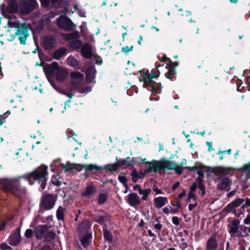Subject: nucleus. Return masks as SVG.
Here are the masks:
<instances>
[{
    "mask_svg": "<svg viewBox=\"0 0 250 250\" xmlns=\"http://www.w3.org/2000/svg\"><path fill=\"white\" fill-rule=\"evenodd\" d=\"M51 183L54 185H55V186H61L62 185V182L61 181H59V180L58 179H53L52 178L51 179Z\"/></svg>",
    "mask_w": 250,
    "mask_h": 250,
    "instance_id": "obj_57",
    "label": "nucleus"
},
{
    "mask_svg": "<svg viewBox=\"0 0 250 250\" xmlns=\"http://www.w3.org/2000/svg\"><path fill=\"white\" fill-rule=\"evenodd\" d=\"M168 71L165 74V77L169 80H172L177 74L176 70L175 68H167Z\"/></svg>",
    "mask_w": 250,
    "mask_h": 250,
    "instance_id": "obj_28",
    "label": "nucleus"
},
{
    "mask_svg": "<svg viewBox=\"0 0 250 250\" xmlns=\"http://www.w3.org/2000/svg\"><path fill=\"white\" fill-rule=\"evenodd\" d=\"M8 25L10 27H15L17 29L15 35H19V40L20 43L22 45L26 44L27 38L29 36L28 28L25 23H19L18 22L8 21Z\"/></svg>",
    "mask_w": 250,
    "mask_h": 250,
    "instance_id": "obj_5",
    "label": "nucleus"
},
{
    "mask_svg": "<svg viewBox=\"0 0 250 250\" xmlns=\"http://www.w3.org/2000/svg\"><path fill=\"white\" fill-rule=\"evenodd\" d=\"M164 65H157L155 64V67L157 68L156 70H155L154 69H152L151 73H150V77L151 80H153L154 78H158L159 77L160 74V72L158 69L160 67H163Z\"/></svg>",
    "mask_w": 250,
    "mask_h": 250,
    "instance_id": "obj_31",
    "label": "nucleus"
},
{
    "mask_svg": "<svg viewBox=\"0 0 250 250\" xmlns=\"http://www.w3.org/2000/svg\"><path fill=\"white\" fill-rule=\"evenodd\" d=\"M197 174L198 175V177H204V173L203 171L201 170V168H199L196 171Z\"/></svg>",
    "mask_w": 250,
    "mask_h": 250,
    "instance_id": "obj_63",
    "label": "nucleus"
},
{
    "mask_svg": "<svg viewBox=\"0 0 250 250\" xmlns=\"http://www.w3.org/2000/svg\"><path fill=\"white\" fill-rule=\"evenodd\" d=\"M107 194L105 193H100L99 195L98 203H104L106 201Z\"/></svg>",
    "mask_w": 250,
    "mask_h": 250,
    "instance_id": "obj_37",
    "label": "nucleus"
},
{
    "mask_svg": "<svg viewBox=\"0 0 250 250\" xmlns=\"http://www.w3.org/2000/svg\"><path fill=\"white\" fill-rule=\"evenodd\" d=\"M162 163L163 164H162L163 169L174 170L176 173L178 175H181L183 172V167H180V165L177 164L174 162L165 160L162 162Z\"/></svg>",
    "mask_w": 250,
    "mask_h": 250,
    "instance_id": "obj_11",
    "label": "nucleus"
},
{
    "mask_svg": "<svg viewBox=\"0 0 250 250\" xmlns=\"http://www.w3.org/2000/svg\"><path fill=\"white\" fill-rule=\"evenodd\" d=\"M206 145L208 146V151L209 152H210L213 150V148L212 147V144L211 142H207Z\"/></svg>",
    "mask_w": 250,
    "mask_h": 250,
    "instance_id": "obj_62",
    "label": "nucleus"
},
{
    "mask_svg": "<svg viewBox=\"0 0 250 250\" xmlns=\"http://www.w3.org/2000/svg\"><path fill=\"white\" fill-rule=\"evenodd\" d=\"M183 169H186L188 170V171L191 172V171H196L197 169L199 168L196 166H194L192 167H183Z\"/></svg>",
    "mask_w": 250,
    "mask_h": 250,
    "instance_id": "obj_49",
    "label": "nucleus"
},
{
    "mask_svg": "<svg viewBox=\"0 0 250 250\" xmlns=\"http://www.w3.org/2000/svg\"><path fill=\"white\" fill-rule=\"evenodd\" d=\"M168 63L167 64L166 66L165 67L167 68H172L173 67V62L171 61L170 59L167 61Z\"/></svg>",
    "mask_w": 250,
    "mask_h": 250,
    "instance_id": "obj_64",
    "label": "nucleus"
},
{
    "mask_svg": "<svg viewBox=\"0 0 250 250\" xmlns=\"http://www.w3.org/2000/svg\"><path fill=\"white\" fill-rule=\"evenodd\" d=\"M2 14L5 16L7 14H16L19 11L18 4L16 0H10L7 6L3 5L1 6Z\"/></svg>",
    "mask_w": 250,
    "mask_h": 250,
    "instance_id": "obj_10",
    "label": "nucleus"
},
{
    "mask_svg": "<svg viewBox=\"0 0 250 250\" xmlns=\"http://www.w3.org/2000/svg\"><path fill=\"white\" fill-rule=\"evenodd\" d=\"M67 77L66 71L62 68H60L56 74V79L58 81L62 82L64 81Z\"/></svg>",
    "mask_w": 250,
    "mask_h": 250,
    "instance_id": "obj_20",
    "label": "nucleus"
},
{
    "mask_svg": "<svg viewBox=\"0 0 250 250\" xmlns=\"http://www.w3.org/2000/svg\"><path fill=\"white\" fill-rule=\"evenodd\" d=\"M61 166H62V168L65 172L70 171V170L73 169L74 167V164H71L68 162H67L66 165L61 164Z\"/></svg>",
    "mask_w": 250,
    "mask_h": 250,
    "instance_id": "obj_35",
    "label": "nucleus"
},
{
    "mask_svg": "<svg viewBox=\"0 0 250 250\" xmlns=\"http://www.w3.org/2000/svg\"><path fill=\"white\" fill-rule=\"evenodd\" d=\"M84 169L86 171L91 172L95 174L98 171L102 170V166H98L96 164L85 165Z\"/></svg>",
    "mask_w": 250,
    "mask_h": 250,
    "instance_id": "obj_22",
    "label": "nucleus"
},
{
    "mask_svg": "<svg viewBox=\"0 0 250 250\" xmlns=\"http://www.w3.org/2000/svg\"><path fill=\"white\" fill-rule=\"evenodd\" d=\"M97 70L95 66L92 65L88 68L85 72V78L87 82L91 83L95 78Z\"/></svg>",
    "mask_w": 250,
    "mask_h": 250,
    "instance_id": "obj_15",
    "label": "nucleus"
},
{
    "mask_svg": "<svg viewBox=\"0 0 250 250\" xmlns=\"http://www.w3.org/2000/svg\"><path fill=\"white\" fill-rule=\"evenodd\" d=\"M0 248L2 250H6L7 249H11V247L9 246L6 243H3L0 245Z\"/></svg>",
    "mask_w": 250,
    "mask_h": 250,
    "instance_id": "obj_58",
    "label": "nucleus"
},
{
    "mask_svg": "<svg viewBox=\"0 0 250 250\" xmlns=\"http://www.w3.org/2000/svg\"><path fill=\"white\" fill-rule=\"evenodd\" d=\"M133 47V45H131L130 47L127 46L123 47L121 49V52L125 54H127L129 52L132 51Z\"/></svg>",
    "mask_w": 250,
    "mask_h": 250,
    "instance_id": "obj_42",
    "label": "nucleus"
},
{
    "mask_svg": "<svg viewBox=\"0 0 250 250\" xmlns=\"http://www.w3.org/2000/svg\"><path fill=\"white\" fill-rule=\"evenodd\" d=\"M74 9L78 11V13L80 17H86V12L84 10L79 9L77 5L74 6Z\"/></svg>",
    "mask_w": 250,
    "mask_h": 250,
    "instance_id": "obj_43",
    "label": "nucleus"
},
{
    "mask_svg": "<svg viewBox=\"0 0 250 250\" xmlns=\"http://www.w3.org/2000/svg\"><path fill=\"white\" fill-rule=\"evenodd\" d=\"M50 66L51 67L52 69L54 72L55 71H58L60 69L58 62H53L51 65H50Z\"/></svg>",
    "mask_w": 250,
    "mask_h": 250,
    "instance_id": "obj_47",
    "label": "nucleus"
},
{
    "mask_svg": "<svg viewBox=\"0 0 250 250\" xmlns=\"http://www.w3.org/2000/svg\"><path fill=\"white\" fill-rule=\"evenodd\" d=\"M230 181L228 177L223 178L217 184V188L219 190L226 189L229 185Z\"/></svg>",
    "mask_w": 250,
    "mask_h": 250,
    "instance_id": "obj_24",
    "label": "nucleus"
},
{
    "mask_svg": "<svg viewBox=\"0 0 250 250\" xmlns=\"http://www.w3.org/2000/svg\"><path fill=\"white\" fill-rule=\"evenodd\" d=\"M143 73V76L139 77V81L143 82V87L152 92L153 94H160L162 92V84L160 82L157 83L151 80L150 73L148 70H142L139 71Z\"/></svg>",
    "mask_w": 250,
    "mask_h": 250,
    "instance_id": "obj_3",
    "label": "nucleus"
},
{
    "mask_svg": "<svg viewBox=\"0 0 250 250\" xmlns=\"http://www.w3.org/2000/svg\"><path fill=\"white\" fill-rule=\"evenodd\" d=\"M64 210L62 207H59L57 211V217L59 220H63L64 219Z\"/></svg>",
    "mask_w": 250,
    "mask_h": 250,
    "instance_id": "obj_33",
    "label": "nucleus"
},
{
    "mask_svg": "<svg viewBox=\"0 0 250 250\" xmlns=\"http://www.w3.org/2000/svg\"><path fill=\"white\" fill-rule=\"evenodd\" d=\"M57 197L50 193L43 194L40 203H55Z\"/></svg>",
    "mask_w": 250,
    "mask_h": 250,
    "instance_id": "obj_17",
    "label": "nucleus"
},
{
    "mask_svg": "<svg viewBox=\"0 0 250 250\" xmlns=\"http://www.w3.org/2000/svg\"><path fill=\"white\" fill-rule=\"evenodd\" d=\"M91 237L90 233H87L86 234L82 236L80 241L81 244L84 248H86L89 244V240Z\"/></svg>",
    "mask_w": 250,
    "mask_h": 250,
    "instance_id": "obj_27",
    "label": "nucleus"
},
{
    "mask_svg": "<svg viewBox=\"0 0 250 250\" xmlns=\"http://www.w3.org/2000/svg\"><path fill=\"white\" fill-rule=\"evenodd\" d=\"M151 191V190L150 188L146 189H142L141 188L139 189V193L140 195H143V197L142 198V200H146V197L150 193Z\"/></svg>",
    "mask_w": 250,
    "mask_h": 250,
    "instance_id": "obj_32",
    "label": "nucleus"
},
{
    "mask_svg": "<svg viewBox=\"0 0 250 250\" xmlns=\"http://www.w3.org/2000/svg\"><path fill=\"white\" fill-rule=\"evenodd\" d=\"M172 223L175 225L178 226L180 224V220L179 218L176 216H174L172 218Z\"/></svg>",
    "mask_w": 250,
    "mask_h": 250,
    "instance_id": "obj_59",
    "label": "nucleus"
},
{
    "mask_svg": "<svg viewBox=\"0 0 250 250\" xmlns=\"http://www.w3.org/2000/svg\"><path fill=\"white\" fill-rule=\"evenodd\" d=\"M240 223L239 220L235 219L233 220L231 225L229 226V232L230 233H233V234H235L237 232L238 229V225Z\"/></svg>",
    "mask_w": 250,
    "mask_h": 250,
    "instance_id": "obj_26",
    "label": "nucleus"
},
{
    "mask_svg": "<svg viewBox=\"0 0 250 250\" xmlns=\"http://www.w3.org/2000/svg\"><path fill=\"white\" fill-rule=\"evenodd\" d=\"M36 237L38 240L43 239V242H50L54 239L56 233L52 230H49L48 227L44 225H39L34 229Z\"/></svg>",
    "mask_w": 250,
    "mask_h": 250,
    "instance_id": "obj_4",
    "label": "nucleus"
},
{
    "mask_svg": "<svg viewBox=\"0 0 250 250\" xmlns=\"http://www.w3.org/2000/svg\"><path fill=\"white\" fill-rule=\"evenodd\" d=\"M66 51L67 50L65 47H62L56 50L53 53L52 57L54 59L59 60L66 54Z\"/></svg>",
    "mask_w": 250,
    "mask_h": 250,
    "instance_id": "obj_19",
    "label": "nucleus"
},
{
    "mask_svg": "<svg viewBox=\"0 0 250 250\" xmlns=\"http://www.w3.org/2000/svg\"><path fill=\"white\" fill-rule=\"evenodd\" d=\"M48 167L44 165L34 169L31 172H28L22 175L24 181L28 182L29 185L32 186L35 182L40 185L42 190L45 189L46 182L48 180Z\"/></svg>",
    "mask_w": 250,
    "mask_h": 250,
    "instance_id": "obj_2",
    "label": "nucleus"
},
{
    "mask_svg": "<svg viewBox=\"0 0 250 250\" xmlns=\"http://www.w3.org/2000/svg\"><path fill=\"white\" fill-rule=\"evenodd\" d=\"M67 64L75 69H80L82 67L81 62L70 55L67 58Z\"/></svg>",
    "mask_w": 250,
    "mask_h": 250,
    "instance_id": "obj_16",
    "label": "nucleus"
},
{
    "mask_svg": "<svg viewBox=\"0 0 250 250\" xmlns=\"http://www.w3.org/2000/svg\"><path fill=\"white\" fill-rule=\"evenodd\" d=\"M20 12L23 15L30 14L38 7L36 0H21L20 2Z\"/></svg>",
    "mask_w": 250,
    "mask_h": 250,
    "instance_id": "obj_7",
    "label": "nucleus"
},
{
    "mask_svg": "<svg viewBox=\"0 0 250 250\" xmlns=\"http://www.w3.org/2000/svg\"><path fill=\"white\" fill-rule=\"evenodd\" d=\"M56 43V39L52 35H45L42 38L41 45L44 50L52 49Z\"/></svg>",
    "mask_w": 250,
    "mask_h": 250,
    "instance_id": "obj_9",
    "label": "nucleus"
},
{
    "mask_svg": "<svg viewBox=\"0 0 250 250\" xmlns=\"http://www.w3.org/2000/svg\"><path fill=\"white\" fill-rule=\"evenodd\" d=\"M240 204H228L227 207V210L228 211H231L232 209L235 207H237L239 206Z\"/></svg>",
    "mask_w": 250,
    "mask_h": 250,
    "instance_id": "obj_52",
    "label": "nucleus"
},
{
    "mask_svg": "<svg viewBox=\"0 0 250 250\" xmlns=\"http://www.w3.org/2000/svg\"><path fill=\"white\" fill-rule=\"evenodd\" d=\"M218 247L216 240L214 237L209 238L207 243V250H215Z\"/></svg>",
    "mask_w": 250,
    "mask_h": 250,
    "instance_id": "obj_21",
    "label": "nucleus"
},
{
    "mask_svg": "<svg viewBox=\"0 0 250 250\" xmlns=\"http://www.w3.org/2000/svg\"><path fill=\"white\" fill-rule=\"evenodd\" d=\"M58 26L66 31H71L76 27L72 20L66 16H61L56 20Z\"/></svg>",
    "mask_w": 250,
    "mask_h": 250,
    "instance_id": "obj_8",
    "label": "nucleus"
},
{
    "mask_svg": "<svg viewBox=\"0 0 250 250\" xmlns=\"http://www.w3.org/2000/svg\"><path fill=\"white\" fill-rule=\"evenodd\" d=\"M118 180L126 188H128L127 181L126 177L124 176H119Z\"/></svg>",
    "mask_w": 250,
    "mask_h": 250,
    "instance_id": "obj_41",
    "label": "nucleus"
},
{
    "mask_svg": "<svg viewBox=\"0 0 250 250\" xmlns=\"http://www.w3.org/2000/svg\"><path fill=\"white\" fill-rule=\"evenodd\" d=\"M61 37L62 39L68 41H70L69 42V46L70 48L77 50L82 48L83 44L82 42L79 40L81 37L80 32L76 30L73 32L69 33H62Z\"/></svg>",
    "mask_w": 250,
    "mask_h": 250,
    "instance_id": "obj_6",
    "label": "nucleus"
},
{
    "mask_svg": "<svg viewBox=\"0 0 250 250\" xmlns=\"http://www.w3.org/2000/svg\"><path fill=\"white\" fill-rule=\"evenodd\" d=\"M154 203H167L168 202L167 197H158L154 199Z\"/></svg>",
    "mask_w": 250,
    "mask_h": 250,
    "instance_id": "obj_40",
    "label": "nucleus"
},
{
    "mask_svg": "<svg viewBox=\"0 0 250 250\" xmlns=\"http://www.w3.org/2000/svg\"><path fill=\"white\" fill-rule=\"evenodd\" d=\"M95 60L96 63L97 64H99L100 65L103 64V60H102L100 56H97L96 57Z\"/></svg>",
    "mask_w": 250,
    "mask_h": 250,
    "instance_id": "obj_61",
    "label": "nucleus"
},
{
    "mask_svg": "<svg viewBox=\"0 0 250 250\" xmlns=\"http://www.w3.org/2000/svg\"><path fill=\"white\" fill-rule=\"evenodd\" d=\"M21 242L20 230L19 228H17L16 231L12 234L9 240V243L13 246H16Z\"/></svg>",
    "mask_w": 250,
    "mask_h": 250,
    "instance_id": "obj_14",
    "label": "nucleus"
},
{
    "mask_svg": "<svg viewBox=\"0 0 250 250\" xmlns=\"http://www.w3.org/2000/svg\"><path fill=\"white\" fill-rule=\"evenodd\" d=\"M109 219H110V216H109V215L101 216L97 217L96 219V221L100 224H103L105 220L109 221Z\"/></svg>",
    "mask_w": 250,
    "mask_h": 250,
    "instance_id": "obj_38",
    "label": "nucleus"
},
{
    "mask_svg": "<svg viewBox=\"0 0 250 250\" xmlns=\"http://www.w3.org/2000/svg\"><path fill=\"white\" fill-rule=\"evenodd\" d=\"M130 158L129 157H128L126 158V159L125 160H121L118 161L116 163V164L117 166V167L118 168L120 166H131L133 167V165L138 164L140 163V162H137L135 161L133 159H132L131 161H127L128 159H129Z\"/></svg>",
    "mask_w": 250,
    "mask_h": 250,
    "instance_id": "obj_18",
    "label": "nucleus"
},
{
    "mask_svg": "<svg viewBox=\"0 0 250 250\" xmlns=\"http://www.w3.org/2000/svg\"><path fill=\"white\" fill-rule=\"evenodd\" d=\"M96 191V188L94 186L89 185L82 193V195L85 197H88L92 196L94 193H95Z\"/></svg>",
    "mask_w": 250,
    "mask_h": 250,
    "instance_id": "obj_23",
    "label": "nucleus"
},
{
    "mask_svg": "<svg viewBox=\"0 0 250 250\" xmlns=\"http://www.w3.org/2000/svg\"><path fill=\"white\" fill-rule=\"evenodd\" d=\"M145 164L148 167L147 169H145L146 173H158L163 169L162 166V164H163L161 161L153 160L151 162H145Z\"/></svg>",
    "mask_w": 250,
    "mask_h": 250,
    "instance_id": "obj_12",
    "label": "nucleus"
},
{
    "mask_svg": "<svg viewBox=\"0 0 250 250\" xmlns=\"http://www.w3.org/2000/svg\"><path fill=\"white\" fill-rule=\"evenodd\" d=\"M241 229H242V230L243 229V231L242 233H240V235H239V236L244 237V236H247L248 235L247 233V228L246 227L243 228V227L241 226Z\"/></svg>",
    "mask_w": 250,
    "mask_h": 250,
    "instance_id": "obj_56",
    "label": "nucleus"
},
{
    "mask_svg": "<svg viewBox=\"0 0 250 250\" xmlns=\"http://www.w3.org/2000/svg\"><path fill=\"white\" fill-rule=\"evenodd\" d=\"M103 169H105L110 172H115L117 171L118 167L116 163H114L102 166V170Z\"/></svg>",
    "mask_w": 250,
    "mask_h": 250,
    "instance_id": "obj_30",
    "label": "nucleus"
},
{
    "mask_svg": "<svg viewBox=\"0 0 250 250\" xmlns=\"http://www.w3.org/2000/svg\"><path fill=\"white\" fill-rule=\"evenodd\" d=\"M198 185L199 189L202 191V195H204L206 193L205 187L203 183L199 184Z\"/></svg>",
    "mask_w": 250,
    "mask_h": 250,
    "instance_id": "obj_54",
    "label": "nucleus"
},
{
    "mask_svg": "<svg viewBox=\"0 0 250 250\" xmlns=\"http://www.w3.org/2000/svg\"><path fill=\"white\" fill-rule=\"evenodd\" d=\"M41 6L43 8H47L49 7L51 0H39Z\"/></svg>",
    "mask_w": 250,
    "mask_h": 250,
    "instance_id": "obj_44",
    "label": "nucleus"
},
{
    "mask_svg": "<svg viewBox=\"0 0 250 250\" xmlns=\"http://www.w3.org/2000/svg\"><path fill=\"white\" fill-rule=\"evenodd\" d=\"M128 203H141L140 197L135 193L128 195Z\"/></svg>",
    "mask_w": 250,
    "mask_h": 250,
    "instance_id": "obj_29",
    "label": "nucleus"
},
{
    "mask_svg": "<svg viewBox=\"0 0 250 250\" xmlns=\"http://www.w3.org/2000/svg\"><path fill=\"white\" fill-rule=\"evenodd\" d=\"M44 72L46 74L49 75H53L55 72L52 69L51 67L50 66L49 64H48L44 68Z\"/></svg>",
    "mask_w": 250,
    "mask_h": 250,
    "instance_id": "obj_45",
    "label": "nucleus"
},
{
    "mask_svg": "<svg viewBox=\"0 0 250 250\" xmlns=\"http://www.w3.org/2000/svg\"><path fill=\"white\" fill-rule=\"evenodd\" d=\"M33 233V231L31 229H27L25 232V236L27 238H30Z\"/></svg>",
    "mask_w": 250,
    "mask_h": 250,
    "instance_id": "obj_50",
    "label": "nucleus"
},
{
    "mask_svg": "<svg viewBox=\"0 0 250 250\" xmlns=\"http://www.w3.org/2000/svg\"><path fill=\"white\" fill-rule=\"evenodd\" d=\"M23 180L24 181V178L22 175L13 178L10 181L3 184V189L6 192L11 193L18 198L21 201V203H30V201L27 196V189L22 185Z\"/></svg>",
    "mask_w": 250,
    "mask_h": 250,
    "instance_id": "obj_1",
    "label": "nucleus"
},
{
    "mask_svg": "<svg viewBox=\"0 0 250 250\" xmlns=\"http://www.w3.org/2000/svg\"><path fill=\"white\" fill-rule=\"evenodd\" d=\"M239 170L245 172H250V161L244 164L239 169Z\"/></svg>",
    "mask_w": 250,
    "mask_h": 250,
    "instance_id": "obj_39",
    "label": "nucleus"
},
{
    "mask_svg": "<svg viewBox=\"0 0 250 250\" xmlns=\"http://www.w3.org/2000/svg\"><path fill=\"white\" fill-rule=\"evenodd\" d=\"M90 223L87 220H84L78 227V230L80 232H87L90 228Z\"/></svg>",
    "mask_w": 250,
    "mask_h": 250,
    "instance_id": "obj_25",
    "label": "nucleus"
},
{
    "mask_svg": "<svg viewBox=\"0 0 250 250\" xmlns=\"http://www.w3.org/2000/svg\"><path fill=\"white\" fill-rule=\"evenodd\" d=\"M103 231L104 239L109 241H112L113 239V236L110 232L105 228H104Z\"/></svg>",
    "mask_w": 250,
    "mask_h": 250,
    "instance_id": "obj_36",
    "label": "nucleus"
},
{
    "mask_svg": "<svg viewBox=\"0 0 250 250\" xmlns=\"http://www.w3.org/2000/svg\"><path fill=\"white\" fill-rule=\"evenodd\" d=\"M53 205L54 204H41V209L42 210L45 209L46 210H49L53 207Z\"/></svg>",
    "mask_w": 250,
    "mask_h": 250,
    "instance_id": "obj_46",
    "label": "nucleus"
},
{
    "mask_svg": "<svg viewBox=\"0 0 250 250\" xmlns=\"http://www.w3.org/2000/svg\"><path fill=\"white\" fill-rule=\"evenodd\" d=\"M8 117V115L6 114V113H3V114L0 115V126L2 125L4 122L2 121V119H5Z\"/></svg>",
    "mask_w": 250,
    "mask_h": 250,
    "instance_id": "obj_60",
    "label": "nucleus"
},
{
    "mask_svg": "<svg viewBox=\"0 0 250 250\" xmlns=\"http://www.w3.org/2000/svg\"><path fill=\"white\" fill-rule=\"evenodd\" d=\"M192 198L195 200V196L193 192L189 191L186 201L188 202H190V200Z\"/></svg>",
    "mask_w": 250,
    "mask_h": 250,
    "instance_id": "obj_51",
    "label": "nucleus"
},
{
    "mask_svg": "<svg viewBox=\"0 0 250 250\" xmlns=\"http://www.w3.org/2000/svg\"><path fill=\"white\" fill-rule=\"evenodd\" d=\"M197 184L196 183H193L190 187V190L189 191L193 192L195 191L197 188Z\"/></svg>",
    "mask_w": 250,
    "mask_h": 250,
    "instance_id": "obj_55",
    "label": "nucleus"
},
{
    "mask_svg": "<svg viewBox=\"0 0 250 250\" xmlns=\"http://www.w3.org/2000/svg\"><path fill=\"white\" fill-rule=\"evenodd\" d=\"M173 206H176L175 208H170L171 213H175L178 210V209L181 208V204H172Z\"/></svg>",
    "mask_w": 250,
    "mask_h": 250,
    "instance_id": "obj_53",
    "label": "nucleus"
},
{
    "mask_svg": "<svg viewBox=\"0 0 250 250\" xmlns=\"http://www.w3.org/2000/svg\"><path fill=\"white\" fill-rule=\"evenodd\" d=\"M83 74L78 72V71H74L71 73L70 77L71 78L78 80V79H82L83 78Z\"/></svg>",
    "mask_w": 250,
    "mask_h": 250,
    "instance_id": "obj_34",
    "label": "nucleus"
},
{
    "mask_svg": "<svg viewBox=\"0 0 250 250\" xmlns=\"http://www.w3.org/2000/svg\"><path fill=\"white\" fill-rule=\"evenodd\" d=\"M74 168L78 171H81L83 169H84V166L85 165L82 164H74Z\"/></svg>",
    "mask_w": 250,
    "mask_h": 250,
    "instance_id": "obj_48",
    "label": "nucleus"
},
{
    "mask_svg": "<svg viewBox=\"0 0 250 250\" xmlns=\"http://www.w3.org/2000/svg\"><path fill=\"white\" fill-rule=\"evenodd\" d=\"M80 53L83 58L87 59H90L92 56L91 45L88 43H84L81 49Z\"/></svg>",
    "mask_w": 250,
    "mask_h": 250,
    "instance_id": "obj_13",
    "label": "nucleus"
}]
</instances>
